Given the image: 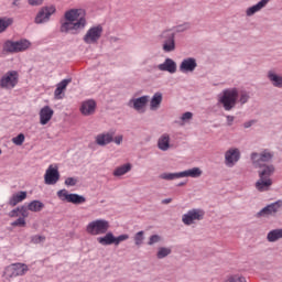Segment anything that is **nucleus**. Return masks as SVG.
<instances>
[{
  "mask_svg": "<svg viewBox=\"0 0 282 282\" xmlns=\"http://www.w3.org/2000/svg\"><path fill=\"white\" fill-rule=\"evenodd\" d=\"M85 10L83 9H70L65 12V22H61L59 31L63 34H78L80 30H85L87 25V19H85Z\"/></svg>",
  "mask_w": 282,
  "mask_h": 282,
  "instance_id": "f257e3e1",
  "label": "nucleus"
},
{
  "mask_svg": "<svg viewBox=\"0 0 282 282\" xmlns=\"http://www.w3.org/2000/svg\"><path fill=\"white\" fill-rule=\"evenodd\" d=\"M237 98H239V93L237 88H229L223 90L218 96L219 105H223L225 111H232L237 107Z\"/></svg>",
  "mask_w": 282,
  "mask_h": 282,
  "instance_id": "f03ea898",
  "label": "nucleus"
},
{
  "mask_svg": "<svg viewBox=\"0 0 282 282\" xmlns=\"http://www.w3.org/2000/svg\"><path fill=\"white\" fill-rule=\"evenodd\" d=\"M203 171L199 167H193L183 172H176V173H163L160 175L161 180H166L167 182H171L173 180H180V177H202Z\"/></svg>",
  "mask_w": 282,
  "mask_h": 282,
  "instance_id": "7ed1b4c3",
  "label": "nucleus"
},
{
  "mask_svg": "<svg viewBox=\"0 0 282 282\" xmlns=\"http://www.w3.org/2000/svg\"><path fill=\"white\" fill-rule=\"evenodd\" d=\"M110 225L108 220L106 219H96L90 221L86 226V232L88 235H91L93 237H96L98 235H107L109 231Z\"/></svg>",
  "mask_w": 282,
  "mask_h": 282,
  "instance_id": "20e7f679",
  "label": "nucleus"
},
{
  "mask_svg": "<svg viewBox=\"0 0 282 282\" xmlns=\"http://www.w3.org/2000/svg\"><path fill=\"white\" fill-rule=\"evenodd\" d=\"M160 39L163 52H175V32H173V29L164 30Z\"/></svg>",
  "mask_w": 282,
  "mask_h": 282,
  "instance_id": "39448f33",
  "label": "nucleus"
},
{
  "mask_svg": "<svg viewBox=\"0 0 282 282\" xmlns=\"http://www.w3.org/2000/svg\"><path fill=\"white\" fill-rule=\"evenodd\" d=\"M102 32L104 29L100 24L91 26L83 37L84 43H86V45H96L102 37Z\"/></svg>",
  "mask_w": 282,
  "mask_h": 282,
  "instance_id": "423d86ee",
  "label": "nucleus"
},
{
  "mask_svg": "<svg viewBox=\"0 0 282 282\" xmlns=\"http://www.w3.org/2000/svg\"><path fill=\"white\" fill-rule=\"evenodd\" d=\"M19 85V73L17 70L7 72L0 79L1 89H14Z\"/></svg>",
  "mask_w": 282,
  "mask_h": 282,
  "instance_id": "0eeeda50",
  "label": "nucleus"
},
{
  "mask_svg": "<svg viewBox=\"0 0 282 282\" xmlns=\"http://www.w3.org/2000/svg\"><path fill=\"white\" fill-rule=\"evenodd\" d=\"M57 197L62 199V202H68V204L75 205L85 204V202H87V198H85V196L79 194H69L67 189H59L57 192Z\"/></svg>",
  "mask_w": 282,
  "mask_h": 282,
  "instance_id": "6e6552de",
  "label": "nucleus"
},
{
  "mask_svg": "<svg viewBox=\"0 0 282 282\" xmlns=\"http://www.w3.org/2000/svg\"><path fill=\"white\" fill-rule=\"evenodd\" d=\"M204 210L193 208L182 216V221L185 226H193L196 221H202V219H204Z\"/></svg>",
  "mask_w": 282,
  "mask_h": 282,
  "instance_id": "1a4fd4ad",
  "label": "nucleus"
},
{
  "mask_svg": "<svg viewBox=\"0 0 282 282\" xmlns=\"http://www.w3.org/2000/svg\"><path fill=\"white\" fill-rule=\"evenodd\" d=\"M282 200L279 199L274 203L267 205L260 212L257 213V217H276V214L281 212Z\"/></svg>",
  "mask_w": 282,
  "mask_h": 282,
  "instance_id": "9d476101",
  "label": "nucleus"
},
{
  "mask_svg": "<svg viewBox=\"0 0 282 282\" xmlns=\"http://www.w3.org/2000/svg\"><path fill=\"white\" fill-rule=\"evenodd\" d=\"M55 12H56V7L54 6L42 7L34 19V23H36V25L47 23L52 14H54Z\"/></svg>",
  "mask_w": 282,
  "mask_h": 282,
  "instance_id": "9b49d317",
  "label": "nucleus"
},
{
  "mask_svg": "<svg viewBox=\"0 0 282 282\" xmlns=\"http://www.w3.org/2000/svg\"><path fill=\"white\" fill-rule=\"evenodd\" d=\"M61 180V172H58V166L50 165L44 174V184L47 186H54Z\"/></svg>",
  "mask_w": 282,
  "mask_h": 282,
  "instance_id": "f8f14e48",
  "label": "nucleus"
},
{
  "mask_svg": "<svg viewBox=\"0 0 282 282\" xmlns=\"http://www.w3.org/2000/svg\"><path fill=\"white\" fill-rule=\"evenodd\" d=\"M274 158V154L268 150L262 151L261 153L252 152L251 160L256 169L263 166L261 162H270Z\"/></svg>",
  "mask_w": 282,
  "mask_h": 282,
  "instance_id": "ddd939ff",
  "label": "nucleus"
},
{
  "mask_svg": "<svg viewBox=\"0 0 282 282\" xmlns=\"http://www.w3.org/2000/svg\"><path fill=\"white\" fill-rule=\"evenodd\" d=\"M197 69V59L195 57H187L180 64V72L182 74H193Z\"/></svg>",
  "mask_w": 282,
  "mask_h": 282,
  "instance_id": "4468645a",
  "label": "nucleus"
},
{
  "mask_svg": "<svg viewBox=\"0 0 282 282\" xmlns=\"http://www.w3.org/2000/svg\"><path fill=\"white\" fill-rule=\"evenodd\" d=\"M149 104V96L144 95L139 98L131 99L129 101V107H133L135 111H139V113H144V107Z\"/></svg>",
  "mask_w": 282,
  "mask_h": 282,
  "instance_id": "2eb2a0df",
  "label": "nucleus"
},
{
  "mask_svg": "<svg viewBox=\"0 0 282 282\" xmlns=\"http://www.w3.org/2000/svg\"><path fill=\"white\" fill-rule=\"evenodd\" d=\"M116 135V131L110 130L106 133H100L96 137V143L99 147H107V144H111L113 142V137Z\"/></svg>",
  "mask_w": 282,
  "mask_h": 282,
  "instance_id": "dca6fc26",
  "label": "nucleus"
},
{
  "mask_svg": "<svg viewBox=\"0 0 282 282\" xmlns=\"http://www.w3.org/2000/svg\"><path fill=\"white\" fill-rule=\"evenodd\" d=\"M160 72H169V74H175L177 72V63L172 58H165L164 63L158 65Z\"/></svg>",
  "mask_w": 282,
  "mask_h": 282,
  "instance_id": "f3484780",
  "label": "nucleus"
},
{
  "mask_svg": "<svg viewBox=\"0 0 282 282\" xmlns=\"http://www.w3.org/2000/svg\"><path fill=\"white\" fill-rule=\"evenodd\" d=\"M241 158V153L238 149H230L225 153V160L227 166H234L235 162H239V159Z\"/></svg>",
  "mask_w": 282,
  "mask_h": 282,
  "instance_id": "a211bd4d",
  "label": "nucleus"
},
{
  "mask_svg": "<svg viewBox=\"0 0 282 282\" xmlns=\"http://www.w3.org/2000/svg\"><path fill=\"white\" fill-rule=\"evenodd\" d=\"M258 175L261 177V180H270L272 175H274V166L272 164H263V165H258Z\"/></svg>",
  "mask_w": 282,
  "mask_h": 282,
  "instance_id": "6ab92c4d",
  "label": "nucleus"
},
{
  "mask_svg": "<svg viewBox=\"0 0 282 282\" xmlns=\"http://www.w3.org/2000/svg\"><path fill=\"white\" fill-rule=\"evenodd\" d=\"M80 111L83 116H94L96 113V100L88 99L82 104Z\"/></svg>",
  "mask_w": 282,
  "mask_h": 282,
  "instance_id": "aec40b11",
  "label": "nucleus"
},
{
  "mask_svg": "<svg viewBox=\"0 0 282 282\" xmlns=\"http://www.w3.org/2000/svg\"><path fill=\"white\" fill-rule=\"evenodd\" d=\"M54 116V110L50 106H44L40 110V123L45 126L50 120H52V117Z\"/></svg>",
  "mask_w": 282,
  "mask_h": 282,
  "instance_id": "412c9836",
  "label": "nucleus"
},
{
  "mask_svg": "<svg viewBox=\"0 0 282 282\" xmlns=\"http://www.w3.org/2000/svg\"><path fill=\"white\" fill-rule=\"evenodd\" d=\"M268 3H270V0H260L257 4L249 7L246 10L247 17H254V14H257V12H261V10H263Z\"/></svg>",
  "mask_w": 282,
  "mask_h": 282,
  "instance_id": "4be33fe9",
  "label": "nucleus"
},
{
  "mask_svg": "<svg viewBox=\"0 0 282 282\" xmlns=\"http://www.w3.org/2000/svg\"><path fill=\"white\" fill-rule=\"evenodd\" d=\"M267 78L278 89H282V75L276 74L274 70H269L267 73Z\"/></svg>",
  "mask_w": 282,
  "mask_h": 282,
  "instance_id": "5701e85b",
  "label": "nucleus"
},
{
  "mask_svg": "<svg viewBox=\"0 0 282 282\" xmlns=\"http://www.w3.org/2000/svg\"><path fill=\"white\" fill-rule=\"evenodd\" d=\"M158 149H160V151H169V149H171V135L169 133H163L159 138Z\"/></svg>",
  "mask_w": 282,
  "mask_h": 282,
  "instance_id": "b1692460",
  "label": "nucleus"
},
{
  "mask_svg": "<svg viewBox=\"0 0 282 282\" xmlns=\"http://www.w3.org/2000/svg\"><path fill=\"white\" fill-rule=\"evenodd\" d=\"M72 83V78L63 79L61 83L57 84V87L54 91V96L56 100H62L63 91L67 89V85Z\"/></svg>",
  "mask_w": 282,
  "mask_h": 282,
  "instance_id": "393cba45",
  "label": "nucleus"
},
{
  "mask_svg": "<svg viewBox=\"0 0 282 282\" xmlns=\"http://www.w3.org/2000/svg\"><path fill=\"white\" fill-rule=\"evenodd\" d=\"M97 241L100 246H116V236H113V232L109 231L106 232L104 237L97 238Z\"/></svg>",
  "mask_w": 282,
  "mask_h": 282,
  "instance_id": "a878e982",
  "label": "nucleus"
},
{
  "mask_svg": "<svg viewBox=\"0 0 282 282\" xmlns=\"http://www.w3.org/2000/svg\"><path fill=\"white\" fill-rule=\"evenodd\" d=\"M162 93H155L153 97L150 100V110L151 111H158L162 105Z\"/></svg>",
  "mask_w": 282,
  "mask_h": 282,
  "instance_id": "bb28decb",
  "label": "nucleus"
},
{
  "mask_svg": "<svg viewBox=\"0 0 282 282\" xmlns=\"http://www.w3.org/2000/svg\"><path fill=\"white\" fill-rule=\"evenodd\" d=\"M270 186H272V178H259L256 182V188L260 193H263V191H269Z\"/></svg>",
  "mask_w": 282,
  "mask_h": 282,
  "instance_id": "cd10ccee",
  "label": "nucleus"
},
{
  "mask_svg": "<svg viewBox=\"0 0 282 282\" xmlns=\"http://www.w3.org/2000/svg\"><path fill=\"white\" fill-rule=\"evenodd\" d=\"M28 192H18L17 194H13L12 197L9 199V206H17V204H20V202H23V199H26Z\"/></svg>",
  "mask_w": 282,
  "mask_h": 282,
  "instance_id": "c85d7f7f",
  "label": "nucleus"
},
{
  "mask_svg": "<svg viewBox=\"0 0 282 282\" xmlns=\"http://www.w3.org/2000/svg\"><path fill=\"white\" fill-rule=\"evenodd\" d=\"M131 169H132L131 163H126L121 166L116 167L112 175L115 177H122V175H127V173H129V171H131Z\"/></svg>",
  "mask_w": 282,
  "mask_h": 282,
  "instance_id": "c756f323",
  "label": "nucleus"
},
{
  "mask_svg": "<svg viewBox=\"0 0 282 282\" xmlns=\"http://www.w3.org/2000/svg\"><path fill=\"white\" fill-rule=\"evenodd\" d=\"M2 52H6V54H17V41L7 40L3 43Z\"/></svg>",
  "mask_w": 282,
  "mask_h": 282,
  "instance_id": "7c9ffc66",
  "label": "nucleus"
},
{
  "mask_svg": "<svg viewBox=\"0 0 282 282\" xmlns=\"http://www.w3.org/2000/svg\"><path fill=\"white\" fill-rule=\"evenodd\" d=\"M279 239H282V229H273L267 235V240L270 243H274V241H279Z\"/></svg>",
  "mask_w": 282,
  "mask_h": 282,
  "instance_id": "2f4dec72",
  "label": "nucleus"
},
{
  "mask_svg": "<svg viewBox=\"0 0 282 282\" xmlns=\"http://www.w3.org/2000/svg\"><path fill=\"white\" fill-rule=\"evenodd\" d=\"M43 208H45V204L41 200H32L28 205V210H31V213H41Z\"/></svg>",
  "mask_w": 282,
  "mask_h": 282,
  "instance_id": "473e14b6",
  "label": "nucleus"
},
{
  "mask_svg": "<svg viewBox=\"0 0 282 282\" xmlns=\"http://www.w3.org/2000/svg\"><path fill=\"white\" fill-rule=\"evenodd\" d=\"M12 23H14L13 18H8V17L0 18V34H3V32H6V30H8L10 25H12Z\"/></svg>",
  "mask_w": 282,
  "mask_h": 282,
  "instance_id": "72a5a7b5",
  "label": "nucleus"
},
{
  "mask_svg": "<svg viewBox=\"0 0 282 282\" xmlns=\"http://www.w3.org/2000/svg\"><path fill=\"white\" fill-rule=\"evenodd\" d=\"M30 45H32V43H30V41L28 40L15 41L17 54H19V52H25V50H28Z\"/></svg>",
  "mask_w": 282,
  "mask_h": 282,
  "instance_id": "f704fd0d",
  "label": "nucleus"
},
{
  "mask_svg": "<svg viewBox=\"0 0 282 282\" xmlns=\"http://www.w3.org/2000/svg\"><path fill=\"white\" fill-rule=\"evenodd\" d=\"M173 250L169 247H160L158 252H156V259H166L169 254H171Z\"/></svg>",
  "mask_w": 282,
  "mask_h": 282,
  "instance_id": "c9c22d12",
  "label": "nucleus"
},
{
  "mask_svg": "<svg viewBox=\"0 0 282 282\" xmlns=\"http://www.w3.org/2000/svg\"><path fill=\"white\" fill-rule=\"evenodd\" d=\"M13 268H14L18 276H23L25 274V272H28V270H30L28 268V264H23V263L13 264Z\"/></svg>",
  "mask_w": 282,
  "mask_h": 282,
  "instance_id": "e433bc0d",
  "label": "nucleus"
},
{
  "mask_svg": "<svg viewBox=\"0 0 282 282\" xmlns=\"http://www.w3.org/2000/svg\"><path fill=\"white\" fill-rule=\"evenodd\" d=\"M186 30H191V23L188 22L174 26L172 29V32H175V34H180L181 32H186Z\"/></svg>",
  "mask_w": 282,
  "mask_h": 282,
  "instance_id": "4c0bfd02",
  "label": "nucleus"
},
{
  "mask_svg": "<svg viewBox=\"0 0 282 282\" xmlns=\"http://www.w3.org/2000/svg\"><path fill=\"white\" fill-rule=\"evenodd\" d=\"M4 274L7 279H14L15 276H19V273H17V270L14 269L13 264L6 269Z\"/></svg>",
  "mask_w": 282,
  "mask_h": 282,
  "instance_id": "58836bf2",
  "label": "nucleus"
},
{
  "mask_svg": "<svg viewBox=\"0 0 282 282\" xmlns=\"http://www.w3.org/2000/svg\"><path fill=\"white\" fill-rule=\"evenodd\" d=\"M144 242V231H139L134 235V243L135 246H142Z\"/></svg>",
  "mask_w": 282,
  "mask_h": 282,
  "instance_id": "ea45409f",
  "label": "nucleus"
},
{
  "mask_svg": "<svg viewBox=\"0 0 282 282\" xmlns=\"http://www.w3.org/2000/svg\"><path fill=\"white\" fill-rule=\"evenodd\" d=\"M13 144L17 147H21L23 142H25V134L20 133L15 138L12 139Z\"/></svg>",
  "mask_w": 282,
  "mask_h": 282,
  "instance_id": "a19ab883",
  "label": "nucleus"
},
{
  "mask_svg": "<svg viewBox=\"0 0 282 282\" xmlns=\"http://www.w3.org/2000/svg\"><path fill=\"white\" fill-rule=\"evenodd\" d=\"M160 241H162V236L152 235L149 238L148 246H155V243H160Z\"/></svg>",
  "mask_w": 282,
  "mask_h": 282,
  "instance_id": "79ce46f5",
  "label": "nucleus"
},
{
  "mask_svg": "<svg viewBox=\"0 0 282 282\" xmlns=\"http://www.w3.org/2000/svg\"><path fill=\"white\" fill-rule=\"evenodd\" d=\"M11 226H13L14 228L17 226H19L20 228H25V218H18L15 221L11 223Z\"/></svg>",
  "mask_w": 282,
  "mask_h": 282,
  "instance_id": "37998d69",
  "label": "nucleus"
},
{
  "mask_svg": "<svg viewBox=\"0 0 282 282\" xmlns=\"http://www.w3.org/2000/svg\"><path fill=\"white\" fill-rule=\"evenodd\" d=\"M127 239H129V235H127V234L115 237V246H120V242L127 241Z\"/></svg>",
  "mask_w": 282,
  "mask_h": 282,
  "instance_id": "c03bdc74",
  "label": "nucleus"
},
{
  "mask_svg": "<svg viewBox=\"0 0 282 282\" xmlns=\"http://www.w3.org/2000/svg\"><path fill=\"white\" fill-rule=\"evenodd\" d=\"M32 243H43L45 241V236L35 235L31 238Z\"/></svg>",
  "mask_w": 282,
  "mask_h": 282,
  "instance_id": "a18cd8bd",
  "label": "nucleus"
},
{
  "mask_svg": "<svg viewBox=\"0 0 282 282\" xmlns=\"http://www.w3.org/2000/svg\"><path fill=\"white\" fill-rule=\"evenodd\" d=\"M228 282H247L245 276L232 275L228 279Z\"/></svg>",
  "mask_w": 282,
  "mask_h": 282,
  "instance_id": "49530a36",
  "label": "nucleus"
},
{
  "mask_svg": "<svg viewBox=\"0 0 282 282\" xmlns=\"http://www.w3.org/2000/svg\"><path fill=\"white\" fill-rule=\"evenodd\" d=\"M248 100H250V95H248L247 93H241V95H240L241 105H246V102H248Z\"/></svg>",
  "mask_w": 282,
  "mask_h": 282,
  "instance_id": "de8ad7c7",
  "label": "nucleus"
},
{
  "mask_svg": "<svg viewBox=\"0 0 282 282\" xmlns=\"http://www.w3.org/2000/svg\"><path fill=\"white\" fill-rule=\"evenodd\" d=\"M77 182H78V181H77L76 178H74V177H68V178L65 180V185H66V186H76Z\"/></svg>",
  "mask_w": 282,
  "mask_h": 282,
  "instance_id": "09e8293b",
  "label": "nucleus"
},
{
  "mask_svg": "<svg viewBox=\"0 0 282 282\" xmlns=\"http://www.w3.org/2000/svg\"><path fill=\"white\" fill-rule=\"evenodd\" d=\"M181 120H183V122H186L187 120H193V112H185L182 115Z\"/></svg>",
  "mask_w": 282,
  "mask_h": 282,
  "instance_id": "8fccbe9b",
  "label": "nucleus"
},
{
  "mask_svg": "<svg viewBox=\"0 0 282 282\" xmlns=\"http://www.w3.org/2000/svg\"><path fill=\"white\" fill-rule=\"evenodd\" d=\"M19 213L22 215V218L25 219V217H28L29 213H28V207L25 206H20L19 207Z\"/></svg>",
  "mask_w": 282,
  "mask_h": 282,
  "instance_id": "3c124183",
  "label": "nucleus"
},
{
  "mask_svg": "<svg viewBox=\"0 0 282 282\" xmlns=\"http://www.w3.org/2000/svg\"><path fill=\"white\" fill-rule=\"evenodd\" d=\"M252 124H257V120L252 119V120L246 121L243 123V128L245 129H250V127H252Z\"/></svg>",
  "mask_w": 282,
  "mask_h": 282,
  "instance_id": "603ef678",
  "label": "nucleus"
},
{
  "mask_svg": "<svg viewBox=\"0 0 282 282\" xmlns=\"http://www.w3.org/2000/svg\"><path fill=\"white\" fill-rule=\"evenodd\" d=\"M30 6H43V0H28Z\"/></svg>",
  "mask_w": 282,
  "mask_h": 282,
  "instance_id": "864d4df0",
  "label": "nucleus"
},
{
  "mask_svg": "<svg viewBox=\"0 0 282 282\" xmlns=\"http://www.w3.org/2000/svg\"><path fill=\"white\" fill-rule=\"evenodd\" d=\"M228 127H232V123L235 122V117L228 115L226 117Z\"/></svg>",
  "mask_w": 282,
  "mask_h": 282,
  "instance_id": "5fc2aeb1",
  "label": "nucleus"
},
{
  "mask_svg": "<svg viewBox=\"0 0 282 282\" xmlns=\"http://www.w3.org/2000/svg\"><path fill=\"white\" fill-rule=\"evenodd\" d=\"M122 140H123V137H122V134H120V135L115 137L112 142H115L117 144H122Z\"/></svg>",
  "mask_w": 282,
  "mask_h": 282,
  "instance_id": "6e6d98bb",
  "label": "nucleus"
},
{
  "mask_svg": "<svg viewBox=\"0 0 282 282\" xmlns=\"http://www.w3.org/2000/svg\"><path fill=\"white\" fill-rule=\"evenodd\" d=\"M9 217H19V207L9 213Z\"/></svg>",
  "mask_w": 282,
  "mask_h": 282,
  "instance_id": "4d7b16f0",
  "label": "nucleus"
},
{
  "mask_svg": "<svg viewBox=\"0 0 282 282\" xmlns=\"http://www.w3.org/2000/svg\"><path fill=\"white\" fill-rule=\"evenodd\" d=\"M173 202V198H165L162 200V204H171Z\"/></svg>",
  "mask_w": 282,
  "mask_h": 282,
  "instance_id": "13d9d810",
  "label": "nucleus"
},
{
  "mask_svg": "<svg viewBox=\"0 0 282 282\" xmlns=\"http://www.w3.org/2000/svg\"><path fill=\"white\" fill-rule=\"evenodd\" d=\"M12 6H19V0H14V1L12 2Z\"/></svg>",
  "mask_w": 282,
  "mask_h": 282,
  "instance_id": "bf43d9fd",
  "label": "nucleus"
},
{
  "mask_svg": "<svg viewBox=\"0 0 282 282\" xmlns=\"http://www.w3.org/2000/svg\"><path fill=\"white\" fill-rule=\"evenodd\" d=\"M185 184H186V183L181 182V183L177 184V186H184Z\"/></svg>",
  "mask_w": 282,
  "mask_h": 282,
  "instance_id": "052dcab7",
  "label": "nucleus"
},
{
  "mask_svg": "<svg viewBox=\"0 0 282 282\" xmlns=\"http://www.w3.org/2000/svg\"><path fill=\"white\" fill-rule=\"evenodd\" d=\"M1 153H2V151H1V149H0V155H1Z\"/></svg>",
  "mask_w": 282,
  "mask_h": 282,
  "instance_id": "680f3d73",
  "label": "nucleus"
}]
</instances>
